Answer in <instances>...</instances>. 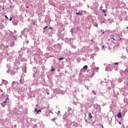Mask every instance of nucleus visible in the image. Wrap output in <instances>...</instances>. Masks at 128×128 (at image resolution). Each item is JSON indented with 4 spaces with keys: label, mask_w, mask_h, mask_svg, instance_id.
I'll use <instances>...</instances> for the list:
<instances>
[{
    "label": "nucleus",
    "mask_w": 128,
    "mask_h": 128,
    "mask_svg": "<svg viewBox=\"0 0 128 128\" xmlns=\"http://www.w3.org/2000/svg\"><path fill=\"white\" fill-rule=\"evenodd\" d=\"M48 28V26H46L44 28H44Z\"/></svg>",
    "instance_id": "ddd939ff"
},
{
    "label": "nucleus",
    "mask_w": 128,
    "mask_h": 128,
    "mask_svg": "<svg viewBox=\"0 0 128 128\" xmlns=\"http://www.w3.org/2000/svg\"><path fill=\"white\" fill-rule=\"evenodd\" d=\"M76 14H80V12H76Z\"/></svg>",
    "instance_id": "412c9836"
},
{
    "label": "nucleus",
    "mask_w": 128,
    "mask_h": 128,
    "mask_svg": "<svg viewBox=\"0 0 128 128\" xmlns=\"http://www.w3.org/2000/svg\"><path fill=\"white\" fill-rule=\"evenodd\" d=\"M4 17L6 18V20H8V16H6V15H5Z\"/></svg>",
    "instance_id": "9d476101"
},
{
    "label": "nucleus",
    "mask_w": 128,
    "mask_h": 128,
    "mask_svg": "<svg viewBox=\"0 0 128 128\" xmlns=\"http://www.w3.org/2000/svg\"><path fill=\"white\" fill-rule=\"evenodd\" d=\"M69 52H70V51H69Z\"/></svg>",
    "instance_id": "2f4dec72"
},
{
    "label": "nucleus",
    "mask_w": 128,
    "mask_h": 128,
    "mask_svg": "<svg viewBox=\"0 0 128 128\" xmlns=\"http://www.w3.org/2000/svg\"><path fill=\"white\" fill-rule=\"evenodd\" d=\"M64 58H59L58 60H59V62H60V60H64Z\"/></svg>",
    "instance_id": "0eeeda50"
},
{
    "label": "nucleus",
    "mask_w": 128,
    "mask_h": 128,
    "mask_svg": "<svg viewBox=\"0 0 128 128\" xmlns=\"http://www.w3.org/2000/svg\"><path fill=\"white\" fill-rule=\"evenodd\" d=\"M48 29L50 30H50H54V29H52V27H50L49 28H48Z\"/></svg>",
    "instance_id": "dca6fc26"
},
{
    "label": "nucleus",
    "mask_w": 128,
    "mask_h": 128,
    "mask_svg": "<svg viewBox=\"0 0 128 128\" xmlns=\"http://www.w3.org/2000/svg\"><path fill=\"white\" fill-rule=\"evenodd\" d=\"M20 82H21V84H22V79H20Z\"/></svg>",
    "instance_id": "aec40b11"
},
{
    "label": "nucleus",
    "mask_w": 128,
    "mask_h": 128,
    "mask_svg": "<svg viewBox=\"0 0 128 128\" xmlns=\"http://www.w3.org/2000/svg\"><path fill=\"white\" fill-rule=\"evenodd\" d=\"M54 68H52L51 70V72H54Z\"/></svg>",
    "instance_id": "9b49d317"
},
{
    "label": "nucleus",
    "mask_w": 128,
    "mask_h": 128,
    "mask_svg": "<svg viewBox=\"0 0 128 128\" xmlns=\"http://www.w3.org/2000/svg\"><path fill=\"white\" fill-rule=\"evenodd\" d=\"M101 22H104V21H102Z\"/></svg>",
    "instance_id": "bb28decb"
},
{
    "label": "nucleus",
    "mask_w": 128,
    "mask_h": 128,
    "mask_svg": "<svg viewBox=\"0 0 128 128\" xmlns=\"http://www.w3.org/2000/svg\"><path fill=\"white\" fill-rule=\"evenodd\" d=\"M104 16H107L106 14L105 13V14H104Z\"/></svg>",
    "instance_id": "6ab92c4d"
},
{
    "label": "nucleus",
    "mask_w": 128,
    "mask_h": 128,
    "mask_svg": "<svg viewBox=\"0 0 128 128\" xmlns=\"http://www.w3.org/2000/svg\"><path fill=\"white\" fill-rule=\"evenodd\" d=\"M88 116L89 118H92V113L90 112L88 114Z\"/></svg>",
    "instance_id": "20e7f679"
},
{
    "label": "nucleus",
    "mask_w": 128,
    "mask_h": 128,
    "mask_svg": "<svg viewBox=\"0 0 128 128\" xmlns=\"http://www.w3.org/2000/svg\"><path fill=\"white\" fill-rule=\"evenodd\" d=\"M96 28H98V24H96Z\"/></svg>",
    "instance_id": "2eb2a0df"
},
{
    "label": "nucleus",
    "mask_w": 128,
    "mask_h": 128,
    "mask_svg": "<svg viewBox=\"0 0 128 128\" xmlns=\"http://www.w3.org/2000/svg\"><path fill=\"white\" fill-rule=\"evenodd\" d=\"M2 10H4V8H2Z\"/></svg>",
    "instance_id": "c85d7f7f"
},
{
    "label": "nucleus",
    "mask_w": 128,
    "mask_h": 128,
    "mask_svg": "<svg viewBox=\"0 0 128 128\" xmlns=\"http://www.w3.org/2000/svg\"><path fill=\"white\" fill-rule=\"evenodd\" d=\"M102 128H104V126H102Z\"/></svg>",
    "instance_id": "a878e982"
},
{
    "label": "nucleus",
    "mask_w": 128,
    "mask_h": 128,
    "mask_svg": "<svg viewBox=\"0 0 128 128\" xmlns=\"http://www.w3.org/2000/svg\"><path fill=\"white\" fill-rule=\"evenodd\" d=\"M114 64H118V62H115Z\"/></svg>",
    "instance_id": "f3484780"
},
{
    "label": "nucleus",
    "mask_w": 128,
    "mask_h": 128,
    "mask_svg": "<svg viewBox=\"0 0 128 128\" xmlns=\"http://www.w3.org/2000/svg\"><path fill=\"white\" fill-rule=\"evenodd\" d=\"M83 70H88V66L85 65L84 66Z\"/></svg>",
    "instance_id": "423d86ee"
},
{
    "label": "nucleus",
    "mask_w": 128,
    "mask_h": 128,
    "mask_svg": "<svg viewBox=\"0 0 128 128\" xmlns=\"http://www.w3.org/2000/svg\"><path fill=\"white\" fill-rule=\"evenodd\" d=\"M9 20H10V22L12 21V18L10 17V19H9Z\"/></svg>",
    "instance_id": "1a4fd4ad"
},
{
    "label": "nucleus",
    "mask_w": 128,
    "mask_h": 128,
    "mask_svg": "<svg viewBox=\"0 0 128 128\" xmlns=\"http://www.w3.org/2000/svg\"><path fill=\"white\" fill-rule=\"evenodd\" d=\"M126 28H128V27H126Z\"/></svg>",
    "instance_id": "7c9ffc66"
},
{
    "label": "nucleus",
    "mask_w": 128,
    "mask_h": 128,
    "mask_svg": "<svg viewBox=\"0 0 128 128\" xmlns=\"http://www.w3.org/2000/svg\"><path fill=\"white\" fill-rule=\"evenodd\" d=\"M14 82H13V83L12 84V86H14Z\"/></svg>",
    "instance_id": "393cba45"
},
{
    "label": "nucleus",
    "mask_w": 128,
    "mask_h": 128,
    "mask_svg": "<svg viewBox=\"0 0 128 128\" xmlns=\"http://www.w3.org/2000/svg\"><path fill=\"white\" fill-rule=\"evenodd\" d=\"M8 102V98H5V100L4 101H2V103H0V104L2 106L3 108H4L6 106V104H6V102Z\"/></svg>",
    "instance_id": "f257e3e1"
},
{
    "label": "nucleus",
    "mask_w": 128,
    "mask_h": 128,
    "mask_svg": "<svg viewBox=\"0 0 128 128\" xmlns=\"http://www.w3.org/2000/svg\"><path fill=\"white\" fill-rule=\"evenodd\" d=\"M102 12H104V14H106V10H102Z\"/></svg>",
    "instance_id": "6e6552de"
},
{
    "label": "nucleus",
    "mask_w": 128,
    "mask_h": 128,
    "mask_svg": "<svg viewBox=\"0 0 128 128\" xmlns=\"http://www.w3.org/2000/svg\"><path fill=\"white\" fill-rule=\"evenodd\" d=\"M102 34H104V32H102Z\"/></svg>",
    "instance_id": "c756f323"
},
{
    "label": "nucleus",
    "mask_w": 128,
    "mask_h": 128,
    "mask_svg": "<svg viewBox=\"0 0 128 128\" xmlns=\"http://www.w3.org/2000/svg\"><path fill=\"white\" fill-rule=\"evenodd\" d=\"M80 14H82V13Z\"/></svg>",
    "instance_id": "cd10ccee"
},
{
    "label": "nucleus",
    "mask_w": 128,
    "mask_h": 128,
    "mask_svg": "<svg viewBox=\"0 0 128 128\" xmlns=\"http://www.w3.org/2000/svg\"><path fill=\"white\" fill-rule=\"evenodd\" d=\"M118 124H122V122H118Z\"/></svg>",
    "instance_id": "4be33fe9"
},
{
    "label": "nucleus",
    "mask_w": 128,
    "mask_h": 128,
    "mask_svg": "<svg viewBox=\"0 0 128 128\" xmlns=\"http://www.w3.org/2000/svg\"><path fill=\"white\" fill-rule=\"evenodd\" d=\"M39 112H41L42 110H38L37 108H35L34 111V114H38Z\"/></svg>",
    "instance_id": "f03ea898"
},
{
    "label": "nucleus",
    "mask_w": 128,
    "mask_h": 128,
    "mask_svg": "<svg viewBox=\"0 0 128 128\" xmlns=\"http://www.w3.org/2000/svg\"><path fill=\"white\" fill-rule=\"evenodd\" d=\"M116 34H114V35L112 36V39L114 40H116Z\"/></svg>",
    "instance_id": "39448f33"
},
{
    "label": "nucleus",
    "mask_w": 128,
    "mask_h": 128,
    "mask_svg": "<svg viewBox=\"0 0 128 128\" xmlns=\"http://www.w3.org/2000/svg\"><path fill=\"white\" fill-rule=\"evenodd\" d=\"M46 94H48V95L50 94V92H47Z\"/></svg>",
    "instance_id": "b1692460"
},
{
    "label": "nucleus",
    "mask_w": 128,
    "mask_h": 128,
    "mask_svg": "<svg viewBox=\"0 0 128 128\" xmlns=\"http://www.w3.org/2000/svg\"><path fill=\"white\" fill-rule=\"evenodd\" d=\"M99 69H100V68L98 67H96V70H98Z\"/></svg>",
    "instance_id": "f8f14e48"
},
{
    "label": "nucleus",
    "mask_w": 128,
    "mask_h": 128,
    "mask_svg": "<svg viewBox=\"0 0 128 128\" xmlns=\"http://www.w3.org/2000/svg\"><path fill=\"white\" fill-rule=\"evenodd\" d=\"M52 120H53L54 122V120H56V118H53Z\"/></svg>",
    "instance_id": "4468645a"
},
{
    "label": "nucleus",
    "mask_w": 128,
    "mask_h": 128,
    "mask_svg": "<svg viewBox=\"0 0 128 128\" xmlns=\"http://www.w3.org/2000/svg\"><path fill=\"white\" fill-rule=\"evenodd\" d=\"M117 116H118V118H122V112H119V113L117 114Z\"/></svg>",
    "instance_id": "7ed1b4c3"
},
{
    "label": "nucleus",
    "mask_w": 128,
    "mask_h": 128,
    "mask_svg": "<svg viewBox=\"0 0 128 128\" xmlns=\"http://www.w3.org/2000/svg\"><path fill=\"white\" fill-rule=\"evenodd\" d=\"M26 8H28V6H26Z\"/></svg>",
    "instance_id": "5701e85b"
},
{
    "label": "nucleus",
    "mask_w": 128,
    "mask_h": 128,
    "mask_svg": "<svg viewBox=\"0 0 128 128\" xmlns=\"http://www.w3.org/2000/svg\"><path fill=\"white\" fill-rule=\"evenodd\" d=\"M102 50H104V46H102Z\"/></svg>",
    "instance_id": "a211bd4d"
}]
</instances>
